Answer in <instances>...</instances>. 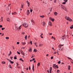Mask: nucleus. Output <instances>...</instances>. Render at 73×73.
<instances>
[{
	"label": "nucleus",
	"mask_w": 73,
	"mask_h": 73,
	"mask_svg": "<svg viewBox=\"0 0 73 73\" xmlns=\"http://www.w3.org/2000/svg\"><path fill=\"white\" fill-rule=\"evenodd\" d=\"M23 26L24 27H25V28H27L28 27V25L27 23H24L23 24Z\"/></svg>",
	"instance_id": "f257e3e1"
},
{
	"label": "nucleus",
	"mask_w": 73,
	"mask_h": 73,
	"mask_svg": "<svg viewBox=\"0 0 73 73\" xmlns=\"http://www.w3.org/2000/svg\"><path fill=\"white\" fill-rule=\"evenodd\" d=\"M61 39L64 40V38H66V35H64L62 36L61 37Z\"/></svg>",
	"instance_id": "f03ea898"
},
{
	"label": "nucleus",
	"mask_w": 73,
	"mask_h": 73,
	"mask_svg": "<svg viewBox=\"0 0 73 73\" xmlns=\"http://www.w3.org/2000/svg\"><path fill=\"white\" fill-rule=\"evenodd\" d=\"M67 20H68L69 21H70V22H71V21H72V19H70V18L68 17H67Z\"/></svg>",
	"instance_id": "7ed1b4c3"
},
{
	"label": "nucleus",
	"mask_w": 73,
	"mask_h": 73,
	"mask_svg": "<svg viewBox=\"0 0 73 73\" xmlns=\"http://www.w3.org/2000/svg\"><path fill=\"white\" fill-rule=\"evenodd\" d=\"M48 25H50V26H52V23L50 21H49L48 23Z\"/></svg>",
	"instance_id": "20e7f679"
},
{
	"label": "nucleus",
	"mask_w": 73,
	"mask_h": 73,
	"mask_svg": "<svg viewBox=\"0 0 73 73\" xmlns=\"http://www.w3.org/2000/svg\"><path fill=\"white\" fill-rule=\"evenodd\" d=\"M42 25L43 26H45L46 23L45 22H42Z\"/></svg>",
	"instance_id": "39448f33"
},
{
	"label": "nucleus",
	"mask_w": 73,
	"mask_h": 73,
	"mask_svg": "<svg viewBox=\"0 0 73 73\" xmlns=\"http://www.w3.org/2000/svg\"><path fill=\"white\" fill-rule=\"evenodd\" d=\"M21 26H20L18 28V29H17V30L18 31H20V29H21Z\"/></svg>",
	"instance_id": "423d86ee"
},
{
	"label": "nucleus",
	"mask_w": 73,
	"mask_h": 73,
	"mask_svg": "<svg viewBox=\"0 0 73 73\" xmlns=\"http://www.w3.org/2000/svg\"><path fill=\"white\" fill-rule=\"evenodd\" d=\"M27 15H29V10H28L27 11Z\"/></svg>",
	"instance_id": "0eeeda50"
},
{
	"label": "nucleus",
	"mask_w": 73,
	"mask_h": 73,
	"mask_svg": "<svg viewBox=\"0 0 73 73\" xmlns=\"http://www.w3.org/2000/svg\"><path fill=\"white\" fill-rule=\"evenodd\" d=\"M50 20H52V21L53 22L54 21V19L52 18H51V17H50Z\"/></svg>",
	"instance_id": "6e6552de"
},
{
	"label": "nucleus",
	"mask_w": 73,
	"mask_h": 73,
	"mask_svg": "<svg viewBox=\"0 0 73 73\" xmlns=\"http://www.w3.org/2000/svg\"><path fill=\"white\" fill-rule=\"evenodd\" d=\"M12 14L13 15H16V12H15L14 13H12Z\"/></svg>",
	"instance_id": "1a4fd4ad"
},
{
	"label": "nucleus",
	"mask_w": 73,
	"mask_h": 73,
	"mask_svg": "<svg viewBox=\"0 0 73 73\" xmlns=\"http://www.w3.org/2000/svg\"><path fill=\"white\" fill-rule=\"evenodd\" d=\"M63 46V45H62V44H60L59 46L58 47L59 48H61V46Z\"/></svg>",
	"instance_id": "9d476101"
},
{
	"label": "nucleus",
	"mask_w": 73,
	"mask_h": 73,
	"mask_svg": "<svg viewBox=\"0 0 73 73\" xmlns=\"http://www.w3.org/2000/svg\"><path fill=\"white\" fill-rule=\"evenodd\" d=\"M34 65L33 64V68H32V69H33V71H35V68H34Z\"/></svg>",
	"instance_id": "9b49d317"
},
{
	"label": "nucleus",
	"mask_w": 73,
	"mask_h": 73,
	"mask_svg": "<svg viewBox=\"0 0 73 73\" xmlns=\"http://www.w3.org/2000/svg\"><path fill=\"white\" fill-rule=\"evenodd\" d=\"M54 14L55 16H57V13L56 12H55L54 13Z\"/></svg>",
	"instance_id": "f8f14e48"
},
{
	"label": "nucleus",
	"mask_w": 73,
	"mask_h": 73,
	"mask_svg": "<svg viewBox=\"0 0 73 73\" xmlns=\"http://www.w3.org/2000/svg\"><path fill=\"white\" fill-rule=\"evenodd\" d=\"M21 44H22V45H25V44H26V43H25V42H22Z\"/></svg>",
	"instance_id": "ddd939ff"
},
{
	"label": "nucleus",
	"mask_w": 73,
	"mask_h": 73,
	"mask_svg": "<svg viewBox=\"0 0 73 73\" xmlns=\"http://www.w3.org/2000/svg\"><path fill=\"white\" fill-rule=\"evenodd\" d=\"M9 62H10V63L11 64H13V63H14V62H13V61H11V60H9Z\"/></svg>",
	"instance_id": "4468645a"
},
{
	"label": "nucleus",
	"mask_w": 73,
	"mask_h": 73,
	"mask_svg": "<svg viewBox=\"0 0 73 73\" xmlns=\"http://www.w3.org/2000/svg\"><path fill=\"white\" fill-rule=\"evenodd\" d=\"M25 40H27V35H26L25 37Z\"/></svg>",
	"instance_id": "2eb2a0df"
},
{
	"label": "nucleus",
	"mask_w": 73,
	"mask_h": 73,
	"mask_svg": "<svg viewBox=\"0 0 73 73\" xmlns=\"http://www.w3.org/2000/svg\"><path fill=\"white\" fill-rule=\"evenodd\" d=\"M50 71H52V67H50V69L49 70Z\"/></svg>",
	"instance_id": "dca6fc26"
},
{
	"label": "nucleus",
	"mask_w": 73,
	"mask_h": 73,
	"mask_svg": "<svg viewBox=\"0 0 73 73\" xmlns=\"http://www.w3.org/2000/svg\"><path fill=\"white\" fill-rule=\"evenodd\" d=\"M21 54H24V52H23V51H21Z\"/></svg>",
	"instance_id": "f3484780"
},
{
	"label": "nucleus",
	"mask_w": 73,
	"mask_h": 73,
	"mask_svg": "<svg viewBox=\"0 0 73 73\" xmlns=\"http://www.w3.org/2000/svg\"><path fill=\"white\" fill-rule=\"evenodd\" d=\"M55 68H57V69H58V65H56L55 66Z\"/></svg>",
	"instance_id": "a211bd4d"
},
{
	"label": "nucleus",
	"mask_w": 73,
	"mask_h": 73,
	"mask_svg": "<svg viewBox=\"0 0 73 73\" xmlns=\"http://www.w3.org/2000/svg\"><path fill=\"white\" fill-rule=\"evenodd\" d=\"M40 65V63H38L37 64V66H39Z\"/></svg>",
	"instance_id": "6ab92c4d"
},
{
	"label": "nucleus",
	"mask_w": 73,
	"mask_h": 73,
	"mask_svg": "<svg viewBox=\"0 0 73 73\" xmlns=\"http://www.w3.org/2000/svg\"><path fill=\"white\" fill-rule=\"evenodd\" d=\"M34 52H37V50H36V49H35L34 50Z\"/></svg>",
	"instance_id": "aec40b11"
},
{
	"label": "nucleus",
	"mask_w": 73,
	"mask_h": 73,
	"mask_svg": "<svg viewBox=\"0 0 73 73\" xmlns=\"http://www.w3.org/2000/svg\"><path fill=\"white\" fill-rule=\"evenodd\" d=\"M68 67L69 70H70V66H69Z\"/></svg>",
	"instance_id": "412c9836"
},
{
	"label": "nucleus",
	"mask_w": 73,
	"mask_h": 73,
	"mask_svg": "<svg viewBox=\"0 0 73 73\" xmlns=\"http://www.w3.org/2000/svg\"><path fill=\"white\" fill-rule=\"evenodd\" d=\"M57 73H60V70H58L57 71Z\"/></svg>",
	"instance_id": "4be33fe9"
},
{
	"label": "nucleus",
	"mask_w": 73,
	"mask_h": 73,
	"mask_svg": "<svg viewBox=\"0 0 73 73\" xmlns=\"http://www.w3.org/2000/svg\"><path fill=\"white\" fill-rule=\"evenodd\" d=\"M52 38H53V39H54V40H56V39L54 38V37H53V36H52Z\"/></svg>",
	"instance_id": "5701e85b"
},
{
	"label": "nucleus",
	"mask_w": 73,
	"mask_h": 73,
	"mask_svg": "<svg viewBox=\"0 0 73 73\" xmlns=\"http://www.w3.org/2000/svg\"><path fill=\"white\" fill-rule=\"evenodd\" d=\"M7 21H10V20H9V18H7Z\"/></svg>",
	"instance_id": "b1692460"
},
{
	"label": "nucleus",
	"mask_w": 73,
	"mask_h": 73,
	"mask_svg": "<svg viewBox=\"0 0 73 73\" xmlns=\"http://www.w3.org/2000/svg\"><path fill=\"white\" fill-rule=\"evenodd\" d=\"M58 64H61V62L60 61H58Z\"/></svg>",
	"instance_id": "393cba45"
},
{
	"label": "nucleus",
	"mask_w": 73,
	"mask_h": 73,
	"mask_svg": "<svg viewBox=\"0 0 73 73\" xmlns=\"http://www.w3.org/2000/svg\"><path fill=\"white\" fill-rule=\"evenodd\" d=\"M2 63L3 64H5V62H2Z\"/></svg>",
	"instance_id": "a878e982"
},
{
	"label": "nucleus",
	"mask_w": 73,
	"mask_h": 73,
	"mask_svg": "<svg viewBox=\"0 0 73 73\" xmlns=\"http://www.w3.org/2000/svg\"><path fill=\"white\" fill-rule=\"evenodd\" d=\"M17 53H18V54H20V52H19L18 51H17Z\"/></svg>",
	"instance_id": "bb28decb"
},
{
	"label": "nucleus",
	"mask_w": 73,
	"mask_h": 73,
	"mask_svg": "<svg viewBox=\"0 0 73 73\" xmlns=\"http://www.w3.org/2000/svg\"><path fill=\"white\" fill-rule=\"evenodd\" d=\"M42 46V44H40V45H39V46H40H40Z\"/></svg>",
	"instance_id": "cd10ccee"
},
{
	"label": "nucleus",
	"mask_w": 73,
	"mask_h": 73,
	"mask_svg": "<svg viewBox=\"0 0 73 73\" xmlns=\"http://www.w3.org/2000/svg\"><path fill=\"white\" fill-rule=\"evenodd\" d=\"M14 59H15V60H17V57H14Z\"/></svg>",
	"instance_id": "c85d7f7f"
},
{
	"label": "nucleus",
	"mask_w": 73,
	"mask_h": 73,
	"mask_svg": "<svg viewBox=\"0 0 73 73\" xmlns=\"http://www.w3.org/2000/svg\"><path fill=\"white\" fill-rule=\"evenodd\" d=\"M29 51H30V52H32V49L31 48H30L29 50Z\"/></svg>",
	"instance_id": "c756f323"
},
{
	"label": "nucleus",
	"mask_w": 73,
	"mask_h": 73,
	"mask_svg": "<svg viewBox=\"0 0 73 73\" xmlns=\"http://www.w3.org/2000/svg\"><path fill=\"white\" fill-rule=\"evenodd\" d=\"M22 34H23V35H24V34H25V32H22Z\"/></svg>",
	"instance_id": "7c9ffc66"
},
{
	"label": "nucleus",
	"mask_w": 73,
	"mask_h": 73,
	"mask_svg": "<svg viewBox=\"0 0 73 73\" xmlns=\"http://www.w3.org/2000/svg\"><path fill=\"white\" fill-rule=\"evenodd\" d=\"M53 67L54 68H55V65H56V64H53Z\"/></svg>",
	"instance_id": "2f4dec72"
},
{
	"label": "nucleus",
	"mask_w": 73,
	"mask_h": 73,
	"mask_svg": "<svg viewBox=\"0 0 73 73\" xmlns=\"http://www.w3.org/2000/svg\"><path fill=\"white\" fill-rule=\"evenodd\" d=\"M3 17H1V21H2V22H3Z\"/></svg>",
	"instance_id": "473e14b6"
},
{
	"label": "nucleus",
	"mask_w": 73,
	"mask_h": 73,
	"mask_svg": "<svg viewBox=\"0 0 73 73\" xmlns=\"http://www.w3.org/2000/svg\"><path fill=\"white\" fill-rule=\"evenodd\" d=\"M9 66L10 68H11V69H12V67H11V65H9Z\"/></svg>",
	"instance_id": "72a5a7b5"
},
{
	"label": "nucleus",
	"mask_w": 73,
	"mask_h": 73,
	"mask_svg": "<svg viewBox=\"0 0 73 73\" xmlns=\"http://www.w3.org/2000/svg\"><path fill=\"white\" fill-rule=\"evenodd\" d=\"M70 29H73V27L72 26H71V27H70Z\"/></svg>",
	"instance_id": "f704fd0d"
},
{
	"label": "nucleus",
	"mask_w": 73,
	"mask_h": 73,
	"mask_svg": "<svg viewBox=\"0 0 73 73\" xmlns=\"http://www.w3.org/2000/svg\"><path fill=\"white\" fill-rule=\"evenodd\" d=\"M62 4H66V2H63L62 3Z\"/></svg>",
	"instance_id": "c9c22d12"
},
{
	"label": "nucleus",
	"mask_w": 73,
	"mask_h": 73,
	"mask_svg": "<svg viewBox=\"0 0 73 73\" xmlns=\"http://www.w3.org/2000/svg\"><path fill=\"white\" fill-rule=\"evenodd\" d=\"M64 0L65 3H66V2H67V1H68V0Z\"/></svg>",
	"instance_id": "e433bc0d"
},
{
	"label": "nucleus",
	"mask_w": 73,
	"mask_h": 73,
	"mask_svg": "<svg viewBox=\"0 0 73 73\" xmlns=\"http://www.w3.org/2000/svg\"><path fill=\"white\" fill-rule=\"evenodd\" d=\"M68 58V59H70V60H72V59H71L70 58H69V57H67Z\"/></svg>",
	"instance_id": "4c0bfd02"
},
{
	"label": "nucleus",
	"mask_w": 73,
	"mask_h": 73,
	"mask_svg": "<svg viewBox=\"0 0 73 73\" xmlns=\"http://www.w3.org/2000/svg\"><path fill=\"white\" fill-rule=\"evenodd\" d=\"M53 58V56H52L51 57V59L52 60Z\"/></svg>",
	"instance_id": "58836bf2"
},
{
	"label": "nucleus",
	"mask_w": 73,
	"mask_h": 73,
	"mask_svg": "<svg viewBox=\"0 0 73 73\" xmlns=\"http://www.w3.org/2000/svg\"><path fill=\"white\" fill-rule=\"evenodd\" d=\"M6 38L7 39V40H8V39H9V38L8 37H6Z\"/></svg>",
	"instance_id": "ea45409f"
},
{
	"label": "nucleus",
	"mask_w": 73,
	"mask_h": 73,
	"mask_svg": "<svg viewBox=\"0 0 73 73\" xmlns=\"http://www.w3.org/2000/svg\"><path fill=\"white\" fill-rule=\"evenodd\" d=\"M40 17H42V18H43L44 17V16H40Z\"/></svg>",
	"instance_id": "a19ab883"
},
{
	"label": "nucleus",
	"mask_w": 73,
	"mask_h": 73,
	"mask_svg": "<svg viewBox=\"0 0 73 73\" xmlns=\"http://www.w3.org/2000/svg\"><path fill=\"white\" fill-rule=\"evenodd\" d=\"M1 29L2 31H3V30H4V29H5V28H2Z\"/></svg>",
	"instance_id": "79ce46f5"
},
{
	"label": "nucleus",
	"mask_w": 73,
	"mask_h": 73,
	"mask_svg": "<svg viewBox=\"0 0 73 73\" xmlns=\"http://www.w3.org/2000/svg\"><path fill=\"white\" fill-rule=\"evenodd\" d=\"M27 3L28 4H29V2H28V1H27Z\"/></svg>",
	"instance_id": "37998d69"
},
{
	"label": "nucleus",
	"mask_w": 73,
	"mask_h": 73,
	"mask_svg": "<svg viewBox=\"0 0 73 73\" xmlns=\"http://www.w3.org/2000/svg\"><path fill=\"white\" fill-rule=\"evenodd\" d=\"M33 10L32 9H31L30 10V12H32Z\"/></svg>",
	"instance_id": "c03bdc74"
},
{
	"label": "nucleus",
	"mask_w": 73,
	"mask_h": 73,
	"mask_svg": "<svg viewBox=\"0 0 73 73\" xmlns=\"http://www.w3.org/2000/svg\"><path fill=\"white\" fill-rule=\"evenodd\" d=\"M30 43H31V45H32V41H30Z\"/></svg>",
	"instance_id": "a18cd8bd"
},
{
	"label": "nucleus",
	"mask_w": 73,
	"mask_h": 73,
	"mask_svg": "<svg viewBox=\"0 0 73 73\" xmlns=\"http://www.w3.org/2000/svg\"><path fill=\"white\" fill-rule=\"evenodd\" d=\"M50 9H50V12H52V8H50Z\"/></svg>",
	"instance_id": "49530a36"
},
{
	"label": "nucleus",
	"mask_w": 73,
	"mask_h": 73,
	"mask_svg": "<svg viewBox=\"0 0 73 73\" xmlns=\"http://www.w3.org/2000/svg\"><path fill=\"white\" fill-rule=\"evenodd\" d=\"M31 22H32V23H34V21H33V20H31Z\"/></svg>",
	"instance_id": "de8ad7c7"
},
{
	"label": "nucleus",
	"mask_w": 73,
	"mask_h": 73,
	"mask_svg": "<svg viewBox=\"0 0 73 73\" xmlns=\"http://www.w3.org/2000/svg\"><path fill=\"white\" fill-rule=\"evenodd\" d=\"M21 8H23V5H21Z\"/></svg>",
	"instance_id": "09e8293b"
},
{
	"label": "nucleus",
	"mask_w": 73,
	"mask_h": 73,
	"mask_svg": "<svg viewBox=\"0 0 73 73\" xmlns=\"http://www.w3.org/2000/svg\"><path fill=\"white\" fill-rule=\"evenodd\" d=\"M35 60V58H33L32 60H33V61H34V60Z\"/></svg>",
	"instance_id": "8fccbe9b"
},
{
	"label": "nucleus",
	"mask_w": 73,
	"mask_h": 73,
	"mask_svg": "<svg viewBox=\"0 0 73 73\" xmlns=\"http://www.w3.org/2000/svg\"><path fill=\"white\" fill-rule=\"evenodd\" d=\"M19 43H20L19 42H17V44H19Z\"/></svg>",
	"instance_id": "3c124183"
},
{
	"label": "nucleus",
	"mask_w": 73,
	"mask_h": 73,
	"mask_svg": "<svg viewBox=\"0 0 73 73\" xmlns=\"http://www.w3.org/2000/svg\"><path fill=\"white\" fill-rule=\"evenodd\" d=\"M29 70H31V67L29 66Z\"/></svg>",
	"instance_id": "603ef678"
},
{
	"label": "nucleus",
	"mask_w": 73,
	"mask_h": 73,
	"mask_svg": "<svg viewBox=\"0 0 73 73\" xmlns=\"http://www.w3.org/2000/svg\"><path fill=\"white\" fill-rule=\"evenodd\" d=\"M33 61V60H30V62H32V61Z\"/></svg>",
	"instance_id": "864d4df0"
},
{
	"label": "nucleus",
	"mask_w": 73,
	"mask_h": 73,
	"mask_svg": "<svg viewBox=\"0 0 73 73\" xmlns=\"http://www.w3.org/2000/svg\"><path fill=\"white\" fill-rule=\"evenodd\" d=\"M61 7H62V9H64V8H63V6H61Z\"/></svg>",
	"instance_id": "5fc2aeb1"
},
{
	"label": "nucleus",
	"mask_w": 73,
	"mask_h": 73,
	"mask_svg": "<svg viewBox=\"0 0 73 73\" xmlns=\"http://www.w3.org/2000/svg\"><path fill=\"white\" fill-rule=\"evenodd\" d=\"M0 28H2V25H0Z\"/></svg>",
	"instance_id": "6e6d98bb"
},
{
	"label": "nucleus",
	"mask_w": 73,
	"mask_h": 73,
	"mask_svg": "<svg viewBox=\"0 0 73 73\" xmlns=\"http://www.w3.org/2000/svg\"><path fill=\"white\" fill-rule=\"evenodd\" d=\"M36 43H34V44H35V45H36V46H37V45L36 44Z\"/></svg>",
	"instance_id": "4d7b16f0"
},
{
	"label": "nucleus",
	"mask_w": 73,
	"mask_h": 73,
	"mask_svg": "<svg viewBox=\"0 0 73 73\" xmlns=\"http://www.w3.org/2000/svg\"><path fill=\"white\" fill-rule=\"evenodd\" d=\"M11 54V51H10V54H9V55H10V54Z\"/></svg>",
	"instance_id": "13d9d810"
},
{
	"label": "nucleus",
	"mask_w": 73,
	"mask_h": 73,
	"mask_svg": "<svg viewBox=\"0 0 73 73\" xmlns=\"http://www.w3.org/2000/svg\"><path fill=\"white\" fill-rule=\"evenodd\" d=\"M22 59L21 58L20 59V60L21 61H22Z\"/></svg>",
	"instance_id": "bf43d9fd"
},
{
	"label": "nucleus",
	"mask_w": 73,
	"mask_h": 73,
	"mask_svg": "<svg viewBox=\"0 0 73 73\" xmlns=\"http://www.w3.org/2000/svg\"><path fill=\"white\" fill-rule=\"evenodd\" d=\"M65 19H66L67 18V16H66V17H65Z\"/></svg>",
	"instance_id": "052dcab7"
},
{
	"label": "nucleus",
	"mask_w": 73,
	"mask_h": 73,
	"mask_svg": "<svg viewBox=\"0 0 73 73\" xmlns=\"http://www.w3.org/2000/svg\"><path fill=\"white\" fill-rule=\"evenodd\" d=\"M4 33H3V34L1 35V36H4Z\"/></svg>",
	"instance_id": "680f3d73"
},
{
	"label": "nucleus",
	"mask_w": 73,
	"mask_h": 73,
	"mask_svg": "<svg viewBox=\"0 0 73 73\" xmlns=\"http://www.w3.org/2000/svg\"><path fill=\"white\" fill-rule=\"evenodd\" d=\"M54 54H56V52H55L54 53Z\"/></svg>",
	"instance_id": "e2e57ef3"
},
{
	"label": "nucleus",
	"mask_w": 73,
	"mask_h": 73,
	"mask_svg": "<svg viewBox=\"0 0 73 73\" xmlns=\"http://www.w3.org/2000/svg\"><path fill=\"white\" fill-rule=\"evenodd\" d=\"M28 4V7H29V3Z\"/></svg>",
	"instance_id": "0e129e2a"
},
{
	"label": "nucleus",
	"mask_w": 73,
	"mask_h": 73,
	"mask_svg": "<svg viewBox=\"0 0 73 73\" xmlns=\"http://www.w3.org/2000/svg\"><path fill=\"white\" fill-rule=\"evenodd\" d=\"M49 35H52V33H51Z\"/></svg>",
	"instance_id": "69168bd1"
},
{
	"label": "nucleus",
	"mask_w": 73,
	"mask_h": 73,
	"mask_svg": "<svg viewBox=\"0 0 73 73\" xmlns=\"http://www.w3.org/2000/svg\"><path fill=\"white\" fill-rule=\"evenodd\" d=\"M49 56V54H47L46 55V56Z\"/></svg>",
	"instance_id": "338daca9"
},
{
	"label": "nucleus",
	"mask_w": 73,
	"mask_h": 73,
	"mask_svg": "<svg viewBox=\"0 0 73 73\" xmlns=\"http://www.w3.org/2000/svg\"><path fill=\"white\" fill-rule=\"evenodd\" d=\"M28 38H29L30 37V36H28Z\"/></svg>",
	"instance_id": "774afa93"
}]
</instances>
